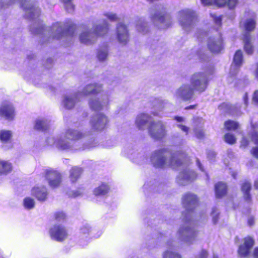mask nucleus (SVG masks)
<instances>
[{
	"mask_svg": "<svg viewBox=\"0 0 258 258\" xmlns=\"http://www.w3.org/2000/svg\"><path fill=\"white\" fill-rule=\"evenodd\" d=\"M209 82L206 72L195 73L190 77V84H182L177 90L176 94L183 101H189L193 98L195 91L199 93L205 91Z\"/></svg>",
	"mask_w": 258,
	"mask_h": 258,
	"instance_id": "obj_1",
	"label": "nucleus"
},
{
	"mask_svg": "<svg viewBox=\"0 0 258 258\" xmlns=\"http://www.w3.org/2000/svg\"><path fill=\"white\" fill-rule=\"evenodd\" d=\"M187 158V155L182 151L171 153L168 148H163L153 153L151 161L155 168L170 167L174 168L181 166Z\"/></svg>",
	"mask_w": 258,
	"mask_h": 258,
	"instance_id": "obj_2",
	"label": "nucleus"
},
{
	"mask_svg": "<svg viewBox=\"0 0 258 258\" xmlns=\"http://www.w3.org/2000/svg\"><path fill=\"white\" fill-rule=\"evenodd\" d=\"M109 31V25L107 22L103 25H96L93 27V31H83L80 35L79 39L81 43L85 44H91L100 36L106 34Z\"/></svg>",
	"mask_w": 258,
	"mask_h": 258,
	"instance_id": "obj_3",
	"label": "nucleus"
},
{
	"mask_svg": "<svg viewBox=\"0 0 258 258\" xmlns=\"http://www.w3.org/2000/svg\"><path fill=\"white\" fill-rule=\"evenodd\" d=\"M148 130L150 137L157 140H162L166 135L165 125L161 120L151 121Z\"/></svg>",
	"mask_w": 258,
	"mask_h": 258,
	"instance_id": "obj_4",
	"label": "nucleus"
},
{
	"mask_svg": "<svg viewBox=\"0 0 258 258\" xmlns=\"http://www.w3.org/2000/svg\"><path fill=\"white\" fill-rule=\"evenodd\" d=\"M44 177L48 181L49 185L53 188L59 187L62 181L61 174L53 169L45 170Z\"/></svg>",
	"mask_w": 258,
	"mask_h": 258,
	"instance_id": "obj_5",
	"label": "nucleus"
},
{
	"mask_svg": "<svg viewBox=\"0 0 258 258\" xmlns=\"http://www.w3.org/2000/svg\"><path fill=\"white\" fill-rule=\"evenodd\" d=\"M49 234L51 239L57 242H63L68 236L65 227L60 225H53L50 228Z\"/></svg>",
	"mask_w": 258,
	"mask_h": 258,
	"instance_id": "obj_6",
	"label": "nucleus"
},
{
	"mask_svg": "<svg viewBox=\"0 0 258 258\" xmlns=\"http://www.w3.org/2000/svg\"><path fill=\"white\" fill-rule=\"evenodd\" d=\"M182 205L185 209L186 213L192 212L199 205V199L197 196L190 192L185 194L182 198Z\"/></svg>",
	"mask_w": 258,
	"mask_h": 258,
	"instance_id": "obj_7",
	"label": "nucleus"
},
{
	"mask_svg": "<svg viewBox=\"0 0 258 258\" xmlns=\"http://www.w3.org/2000/svg\"><path fill=\"white\" fill-rule=\"evenodd\" d=\"M255 244L253 237L247 236L243 238V243L240 244L238 248L237 253L241 258H246L249 256L251 249Z\"/></svg>",
	"mask_w": 258,
	"mask_h": 258,
	"instance_id": "obj_8",
	"label": "nucleus"
},
{
	"mask_svg": "<svg viewBox=\"0 0 258 258\" xmlns=\"http://www.w3.org/2000/svg\"><path fill=\"white\" fill-rule=\"evenodd\" d=\"M116 38L118 42L126 45L130 40V34L126 25L123 23H119L116 26Z\"/></svg>",
	"mask_w": 258,
	"mask_h": 258,
	"instance_id": "obj_9",
	"label": "nucleus"
},
{
	"mask_svg": "<svg viewBox=\"0 0 258 258\" xmlns=\"http://www.w3.org/2000/svg\"><path fill=\"white\" fill-rule=\"evenodd\" d=\"M208 49L213 53H219L223 49V40L221 34L218 33L217 38L210 37L208 41Z\"/></svg>",
	"mask_w": 258,
	"mask_h": 258,
	"instance_id": "obj_10",
	"label": "nucleus"
},
{
	"mask_svg": "<svg viewBox=\"0 0 258 258\" xmlns=\"http://www.w3.org/2000/svg\"><path fill=\"white\" fill-rule=\"evenodd\" d=\"M53 27L54 28L56 31L60 32L58 36H54V37H55L56 39H59L60 36L64 33L73 36L76 30V25L74 23L70 22L65 23L64 29L61 26H59V24L58 23H56V24H54L53 25Z\"/></svg>",
	"mask_w": 258,
	"mask_h": 258,
	"instance_id": "obj_11",
	"label": "nucleus"
},
{
	"mask_svg": "<svg viewBox=\"0 0 258 258\" xmlns=\"http://www.w3.org/2000/svg\"><path fill=\"white\" fill-rule=\"evenodd\" d=\"M108 122V120L105 115L98 114L95 119L91 120L92 128L94 131H101L106 127Z\"/></svg>",
	"mask_w": 258,
	"mask_h": 258,
	"instance_id": "obj_12",
	"label": "nucleus"
},
{
	"mask_svg": "<svg viewBox=\"0 0 258 258\" xmlns=\"http://www.w3.org/2000/svg\"><path fill=\"white\" fill-rule=\"evenodd\" d=\"M0 116L7 120H13L15 116L13 106L9 103H3L0 106Z\"/></svg>",
	"mask_w": 258,
	"mask_h": 258,
	"instance_id": "obj_13",
	"label": "nucleus"
},
{
	"mask_svg": "<svg viewBox=\"0 0 258 258\" xmlns=\"http://www.w3.org/2000/svg\"><path fill=\"white\" fill-rule=\"evenodd\" d=\"M103 91V86L101 84L97 83H90L83 88L82 92L86 96L90 95H97Z\"/></svg>",
	"mask_w": 258,
	"mask_h": 258,
	"instance_id": "obj_14",
	"label": "nucleus"
},
{
	"mask_svg": "<svg viewBox=\"0 0 258 258\" xmlns=\"http://www.w3.org/2000/svg\"><path fill=\"white\" fill-rule=\"evenodd\" d=\"M243 43V50L246 54L252 55L254 50V47L252 44V37L250 34H243L242 37Z\"/></svg>",
	"mask_w": 258,
	"mask_h": 258,
	"instance_id": "obj_15",
	"label": "nucleus"
},
{
	"mask_svg": "<svg viewBox=\"0 0 258 258\" xmlns=\"http://www.w3.org/2000/svg\"><path fill=\"white\" fill-rule=\"evenodd\" d=\"M64 136L71 141H78L85 137V134L78 130L69 128L66 131Z\"/></svg>",
	"mask_w": 258,
	"mask_h": 258,
	"instance_id": "obj_16",
	"label": "nucleus"
},
{
	"mask_svg": "<svg viewBox=\"0 0 258 258\" xmlns=\"http://www.w3.org/2000/svg\"><path fill=\"white\" fill-rule=\"evenodd\" d=\"M31 191L32 196L40 202H44L47 199L48 193L45 187H34Z\"/></svg>",
	"mask_w": 258,
	"mask_h": 258,
	"instance_id": "obj_17",
	"label": "nucleus"
},
{
	"mask_svg": "<svg viewBox=\"0 0 258 258\" xmlns=\"http://www.w3.org/2000/svg\"><path fill=\"white\" fill-rule=\"evenodd\" d=\"M228 192V186L227 184L222 181H219L215 185V193L217 198H222L227 195Z\"/></svg>",
	"mask_w": 258,
	"mask_h": 258,
	"instance_id": "obj_18",
	"label": "nucleus"
},
{
	"mask_svg": "<svg viewBox=\"0 0 258 258\" xmlns=\"http://www.w3.org/2000/svg\"><path fill=\"white\" fill-rule=\"evenodd\" d=\"M151 117L145 113L139 114L136 119V124L139 130L145 128L147 124L150 120Z\"/></svg>",
	"mask_w": 258,
	"mask_h": 258,
	"instance_id": "obj_19",
	"label": "nucleus"
},
{
	"mask_svg": "<svg viewBox=\"0 0 258 258\" xmlns=\"http://www.w3.org/2000/svg\"><path fill=\"white\" fill-rule=\"evenodd\" d=\"M241 190L243 194L244 200L248 202L251 201L250 190L251 189V184L248 180H245L241 184Z\"/></svg>",
	"mask_w": 258,
	"mask_h": 258,
	"instance_id": "obj_20",
	"label": "nucleus"
},
{
	"mask_svg": "<svg viewBox=\"0 0 258 258\" xmlns=\"http://www.w3.org/2000/svg\"><path fill=\"white\" fill-rule=\"evenodd\" d=\"M83 170L82 168L79 166L73 167L70 171V179L72 183H75L80 178L82 174Z\"/></svg>",
	"mask_w": 258,
	"mask_h": 258,
	"instance_id": "obj_21",
	"label": "nucleus"
},
{
	"mask_svg": "<svg viewBox=\"0 0 258 258\" xmlns=\"http://www.w3.org/2000/svg\"><path fill=\"white\" fill-rule=\"evenodd\" d=\"M256 22L253 18L246 19L243 24V28L244 31L243 34H250L255 29Z\"/></svg>",
	"mask_w": 258,
	"mask_h": 258,
	"instance_id": "obj_22",
	"label": "nucleus"
},
{
	"mask_svg": "<svg viewBox=\"0 0 258 258\" xmlns=\"http://www.w3.org/2000/svg\"><path fill=\"white\" fill-rule=\"evenodd\" d=\"M109 190L110 187L108 184L103 182L94 189L93 194L95 196H105L109 192Z\"/></svg>",
	"mask_w": 258,
	"mask_h": 258,
	"instance_id": "obj_23",
	"label": "nucleus"
},
{
	"mask_svg": "<svg viewBox=\"0 0 258 258\" xmlns=\"http://www.w3.org/2000/svg\"><path fill=\"white\" fill-rule=\"evenodd\" d=\"M13 133L11 131L2 130L0 131V141L2 143L7 144L12 142Z\"/></svg>",
	"mask_w": 258,
	"mask_h": 258,
	"instance_id": "obj_24",
	"label": "nucleus"
},
{
	"mask_svg": "<svg viewBox=\"0 0 258 258\" xmlns=\"http://www.w3.org/2000/svg\"><path fill=\"white\" fill-rule=\"evenodd\" d=\"M180 16L186 20L192 21L198 19L196 13L190 10H183L180 11Z\"/></svg>",
	"mask_w": 258,
	"mask_h": 258,
	"instance_id": "obj_25",
	"label": "nucleus"
},
{
	"mask_svg": "<svg viewBox=\"0 0 258 258\" xmlns=\"http://www.w3.org/2000/svg\"><path fill=\"white\" fill-rule=\"evenodd\" d=\"M224 128L228 132L236 131L239 129L240 124L238 122L228 119L224 122Z\"/></svg>",
	"mask_w": 258,
	"mask_h": 258,
	"instance_id": "obj_26",
	"label": "nucleus"
},
{
	"mask_svg": "<svg viewBox=\"0 0 258 258\" xmlns=\"http://www.w3.org/2000/svg\"><path fill=\"white\" fill-rule=\"evenodd\" d=\"M12 170V164L9 161L0 160V174L6 175Z\"/></svg>",
	"mask_w": 258,
	"mask_h": 258,
	"instance_id": "obj_27",
	"label": "nucleus"
},
{
	"mask_svg": "<svg viewBox=\"0 0 258 258\" xmlns=\"http://www.w3.org/2000/svg\"><path fill=\"white\" fill-rule=\"evenodd\" d=\"M153 19L159 21L161 23H164L165 20L169 21L171 20V16L168 15L166 12H156L152 16Z\"/></svg>",
	"mask_w": 258,
	"mask_h": 258,
	"instance_id": "obj_28",
	"label": "nucleus"
},
{
	"mask_svg": "<svg viewBox=\"0 0 258 258\" xmlns=\"http://www.w3.org/2000/svg\"><path fill=\"white\" fill-rule=\"evenodd\" d=\"M243 61V53L240 49L236 51L233 56V63L237 67H240Z\"/></svg>",
	"mask_w": 258,
	"mask_h": 258,
	"instance_id": "obj_29",
	"label": "nucleus"
},
{
	"mask_svg": "<svg viewBox=\"0 0 258 258\" xmlns=\"http://www.w3.org/2000/svg\"><path fill=\"white\" fill-rule=\"evenodd\" d=\"M56 148L60 150H66L70 149V145L68 142L62 139H58L54 142Z\"/></svg>",
	"mask_w": 258,
	"mask_h": 258,
	"instance_id": "obj_30",
	"label": "nucleus"
},
{
	"mask_svg": "<svg viewBox=\"0 0 258 258\" xmlns=\"http://www.w3.org/2000/svg\"><path fill=\"white\" fill-rule=\"evenodd\" d=\"M34 128L35 130L41 131H46L48 128V125L44 121L37 120L36 121Z\"/></svg>",
	"mask_w": 258,
	"mask_h": 258,
	"instance_id": "obj_31",
	"label": "nucleus"
},
{
	"mask_svg": "<svg viewBox=\"0 0 258 258\" xmlns=\"http://www.w3.org/2000/svg\"><path fill=\"white\" fill-rule=\"evenodd\" d=\"M224 139L225 142L229 145H233L236 142L235 136L230 133H226L224 135Z\"/></svg>",
	"mask_w": 258,
	"mask_h": 258,
	"instance_id": "obj_32",
	"label": "nucleus"
},
{
	"mask_svg": "<svg viewBox=\"0 0 258 258\" xmlns=\"http://www.w3.org/2000/svg\"><path fill=\"white\" fill-rule=\"evenodd\" d=\"M179 233L180 235L186 233L189 234L190 237L194 238H195L197 235V231H192L190 227H182L179 230Z\"/></svg>",
	"mask_w": 258,
	"mask_h": 258,
	"instance_id": "obj_33",
	"label": "nucleus"
},
{
	"mask_svg": "<svg viewBox=\"0 0 258 258\" xmlns=\"http://www.w3.org/2000/svg\"><path fill=\"white\" fill-rule=\"evenodd\" d=\"M75 104V101L71 97L66 96L64 99V105L66 108L70 109L73 108Z\"/></svg>",
	"mask_w": 258,
	"mask_h": 258,
	"instance_id": "obj_34",
	"label": "nucleus"
},
{
	"mask_svg": "<svg viewBox=\"0 0 258 258\" xmlns=\"http://www.w3.org/2000/svg\"><path fill=\"white\" fill-rule=\"evenodd\" d=\"M23 205L25 208L30 210L34 207L35 202L33 199L27 197L24 199Z\"/></svg>",
	"mask_w": 258,
	"mask_h": 258,
	"instance_id": "obj_35",
	"label": "nucleus"
},
{
	"mask_svg": "<svg viewBox=\"0 0 258 258\" xmlns=\"http://www.w3.org/2000/svg\"><path fill=\"white\" fill-rule=\"evenodd\" d=\"M90 108L94 110H100L102 109V105L98 100H92L89 102Z\"/></svg>",
	"mask_w": 258,
	"mask_h": 258,
	"instance_id": "obj_36",
	"label": "nucleus"
},
{
	"mask_svg": "<svg viewBox=\"0 0 258 258\" xmlns=\"http://www.w3.org/2000/svg\"><path fill=\"white\" fill-rule=\"evenodd\" d=\"M54 218L57 222H63L67 219V215L63 212L58 211L54 214Z\"/></svg>",
	"mask_w": 258,
	"mask_h": 258,
	"instance_id": "obj_37",
	"label": "nucleus"
},
{
	"mask_svg": "<svg viewBox=\"0 0 258 258\" xmlns=\"http://www.w3.org/2000/svg\"><path fill=\"white\" fill-rule=\"evenodd\" d=\"M163 258H182L180 254L178 253L170 251H166L164 252Z\"/></svg>",
	"mask_w": 258,
	"mask_h": 258,
	"instance_id": "obj_38",
	"label": "nucleus"
},
{
	"mask_svg": "<svg viewBox=\"0 0 258 258\" xmlns=\"http://www.w3.org/2000/svg\"><path fill=\"white\" fill-rule=\"evenodd\" d=\"M30 0H21V8L25 10L30 11L31 12L35 10V8L33 6H31V7L27 6V3H29Z\"/></svg>",
	"mask_w": 258,
	"mask_h": 258,
	"instance_id": "obj_39",
	"label": "nucleus"
},
{
	"mask_svg": "<svg viewBox=\"0 0 258 258\" xmlns=\"http://www.w3.org/2000/svg\"><path fill=\"white\" fill-rule=\"evenodd\" d=\"M249 144V140L245 136H243L240 143V147L241 148H246Z\"/></svg>",
	"mask_w": 258,
	"mask_h": 258,
	"instance_id": "obj_40",
	"label": "nucleus"
},
{
	"mask_svg": "<svg viewBox=\"0 0 258 258\" xmlns=\"http://www.w3.org/2000/svg\"><path fill=\"white\" fill-rule=\"evenodd\" d=\"M110 21L112 22H116L118 20V18L115 14L107 13L104 14Z\"/></svg>",
	"mask_w": 258,
	"mask_h": 258,
	"instance_id": "obj_41",
	"label": "nucleus"
},
{
	"mask_svg": "<svg viewBox=\"0 0 258 258\" xmlns=\"http://www.w3.org/2000/svg\"><path fill=\"white\" fill-rule=\"evenodd\" d=\"M73 0H61V1L64 3L66 6V8L67 10H74V6L72 4Z\"/></svg>",
	"mask_w": 258,
	"mask_h": 258,
	"instance_id": "obj_42",
	"label": "nucleus"
},
{
	"mask_svg": "<svg viewBox=\"0 0 258 258\" xmlns=\"http://www.w3.org/2000/svg\"><path fill=\"white\" fill-rule=\"evenodd\" d=\"M227 0H215L214 6L218 8H223L226 6Z\"/></svg>",
	"mask_w": 258,
	"mask_h": 258,
	"instance_id": "obj_43",
	"label": "nucleus"
},
{
	"mask_svg": "<svg viewBox=\"0 0 258 258\" xmlns=\"http://www.w3.org/2000/svg\"><path fill=\"white\" fill-rule=\"evenodd\" d=\"M226 6L229 9H234L238 4V0H227Z\"/></svg>",
	"mask_w": 258,
	"mask_h": 258,
	"instance_id": "obj_44",
	"label": "nucleus"
},
{
	"mask_svg": "<svg viewBox=\"0 0 258 258\" xmlns=\"http://www.w3.org/2000/svg\"><path fill=\"white\" fill-rule=\"evenodd\" d=\"M251 140L253 143L258 146V133L256 132H252L250 134Z\"/></svg>",
	"mask_w": 258,
	"mask_h": 258,
	"instance_id": "obj_45",
	"label": "nucleus"
},
{
	"mask_svg": "<svg viewBox=\"0 0 258 258\" xmlns=\"http://www.w3.org/2000/svg\"><path fill=\"white\" fill-rule=\"evenodd\" d=\"M107 52L103 51H99L97 53V56L99 59L101 60H105L107 57Z\"/></svg>",
	"mask_w": 258,
	"mask_h": 258,
	"instance_id": "obj_46",
	"label": "nucleus"
},
{
	"mask_svg": "<svg viewBox=\"0 0 258 258\" xmlns=\"http://www.w3.org/2000/svg\"><path fill=\"white\" fill-rule=\"evenodd\" d=\"M250 153L254 157L258 159V147L252 148Z\"/></svg>",
	"mask_w": 258,
	"mask_h": 258,
	"instance_id": "obj_47",
	"label": "nucleus"
},
{
	"mask_svg": "<svg viewBox=\"0 0 258 258\" xmlns=\"http://www.w3.org/2000/svg\"><path fill=\"white\" fill-rule=\"evenodd\" d=\"M208 253L205 249H202L199 254L198 258H208Z\"/></svg>",
	"mask_w": 258,
	"mask_h": 258,
	"instance_id": "obj_48",
	"label": "nucleus"
},
{
	"mask_svg": "<svg viewBox=\"0 0 258 258\" xmlns=\"http://www.w3.org/2000/svg\"><path fill=\"white\" fill-rule=\"evenodd\" d=\"M215 0H201L202 3L205 6H214Z\"/></svg>",
	"mask_w": 258,
	"mask_h": 258,
	"instance_id": "obj_49",
	"label": "nucleus"
},
{
	"mask_svg": "<svg viewBox=\"0 0 258 258\" xmlns=\"http://www.w3.org/2000/svg\"><path fill=\"white\" fill-rule=\"evenodd\" d=\"M212 17L214 19L215 22L216 23L219 24L220 25H221L222 23V18L221 16L219 17H216L215 15H211Z\"/></svg>",
	"mask_w": 258,
	"mask_h": 258,
	"instance_id": "obj_50",
	"label": "nucleus"
},
{
	"mask_svg": "<svg viewBox=\"0 0 258 258\" xmlns=\"http://www.w3.org/2000/svg\"><path fill=\"white\" fill-rule=\"evenodd\" d=\"M252 99L253 102L258 103V89L254 92Z\"/></svg>",
	"mask_w": 258,
	"mask_h": 258,
	"instance_id": "obj_51",
	"label": "nucleus"
},
{
	"mask_svg": "<svg viewBox=\"0 0 258 258\" xmlns=\"http://www.w3.org/2000/svg\"><path fill=\"white\" fill-rule=\"evenodd\" d=\"M220 107H221L222 109H230L231 105L226 102H223L220 105Z\"/></svg>",
	"mask_w": 258,
	"mask_h": 258,
	"instance_id": "obj_52",
	"label": "nucleus"
},
{
	"mask_svg": "<svg viewBox=\"0 0 258 258\" xmlns=\"http://www.w3.org/2000/svg\"><path fill=\"white\" fill-rule=\"evenodd\" d=\"M178 127L186 133H187L189 131V128L183 124H178Z\"/></svg>",
	"mask_w": 258,
	"mask_h": 258,
	"instance_id": "obj_53",
	"label": "nucleus"
},
{
	"mask_svg": "<svg viewBox=\"0 0 258 258\" xmlns=\"http://www.w3.org/2000/svg\"><path fill=\"white\" fill-rule=\"evenodd\" d=\"M252 258H258V246L255 247L252 253Z\"/></svg>",
	"mask_w": 258,
	"mask_h": 258,
	"instance_id": "obj_54",
	"label": "nucleus"
},
{
	"mask_svg": "<svg viewBox=\"0 0 258 258\" xmlns=\"http://www.w3.org/2000/svg\"><path fill=\"white\" fill-rule=\"evenodd\" d=\"M247 223L249 226H252L254 224V218L253 217H250L247 220Z\"/></svg>",
	"mask_w": 258,
	"mask_h": 258,
	"instance_id": "obj_55",
	"label": "nucleus"
},
{
	"mask_svg": "<svg viewBox=\"0 0 258 258\" xmlns=\"http://www.w3.org/2000/svg\"><path fill=\"white\" fill-rule=\"evenodd\" d=\"M196 136L198 139H202L204 137L205 134H204V132L201 131L197 132L196 133Z\"/></svg>",
	"mask_w": 258,
	"mask_h": 258,
	"instance_id": "obj_56",
	"label": "nucleus"
},
{
	"mask_svg": "<svg viewBox=\"0 0 258 258\" xmlns=\"http://www.w3.org/2000/svg\"><path fill=\"white\" fill-rule=\"evenodd\" d=\"M197 105V104H193V105H190L186 106L184 108V109L185 110L194 109H195L196 108Z\"/></svg>",
	"mask_w": 258,
	"mask_h": 258,
	"instance_id": "obj_57",
	"label": "nucleus"
},
{
	"mask_svg": "<svg viewBox=\"0 0 258 258\" xmlns=\"http://www.w3.org/2000/svg\"><path fill=\"white\" fill-rule=\"evenodd\" d=\"M254 77L258 80V62L256 63V69L254 72Z\"/></svg>",
	"mask_w": 258,
	"mask_h": 258,
	"instance_id": "obj_58",
	"label": "nucleus"
},
{
	"mask_svg": "<svg viewBox=\"0 0 258 258\" xmlns=\"http://www.w3.org/2000/svg\"><path fill=\"white\" fill-rule=\"evenodd\" d=\"M81 230H82V232L85 233L86 232H88L90 229L86 226H84L81 229Z\"/></svg>",
	"mask_w": 258,
	"mask_h": 258,
	"instance_id": "obj_59",
	"label": "nucleus"
},
{
	"mask_svg": "<svg viewBox=\"0 0 258 258\" xmlns=\"http://www.w3.org/2000/svg\"><path fill=\"white\" fill-rule=\"evenodd\" d=\"M175 119L178 122H181V121H183V118L182 117H180V116H176V117H175Z\"/></svg>",
	"mask_w": 258,
	"mask_h": 258,
	"instance_id": "obj_60",
	"label": "nucleus"
},
{
	"mask_svg": "<svg viewBox=\"0 0 258 258\" xmlns=\"http://www.w3.org/2000/svg\"><path fill=\"white\" fill-rule=\"evenodd\" d=\"M243 99H244V100L245 103L247 104V100H248V96H247V94L246 93L244 94Z\"/></svg>",
	"mask_w": 258,
	"mask_h": 258,
	"instance_id": "obj_61",
	"label": "nucleus"
},
{
	"mask_svg": "<svg viewBox=\"0 0 258 258\" xmlns=\"http://www.w3.org/2000/svg\"><path fill=\"white\" fill-rule=\"evenodd\" d=\"M254 186L255 189H258V180H256L254 181Z\"/></svg>",
	"mask_w": 258,
	"mask_h": 258,
	"instance_id": "obj_62",
	"label": "nucleus"
},
{
	"mask_svg": "<svg viewBox=\"0 0 258 258\" xmlns=\"http://www.w3.org/2000/svg\"><path fill=\"white\" fill-rule=\"evenodd\" d=\"M213 258H218L217 256H214Z\"/></svg>",
	"mask_w": 258,
	"mask_h": 258,
	"instance_id": "obj_63",
	"label": "nucleus"
},
{
	"mask_svg": "<svg viewBox=\"0 0 258 258\" xmlns=\"http://www.w3.org/2000/svg\"><path fill=\"white\" fill-rule=\"evenodd\" d=\"M189 238L188 237H187V240H188Z\"/></svg>",
	"mask_w": 258,
	"mask_h": 258,
	"instance_id": "obj_64",
	"label": "nucleus"
}]
</instances>
